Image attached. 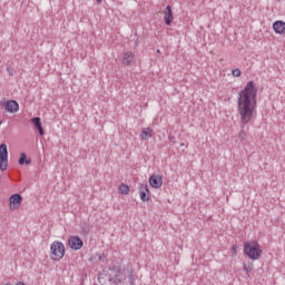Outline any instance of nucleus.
I'll list each match as a JSON object with an SVG mask.
<instances>
[{"mask_svg":"<svg viewBox=\"0 0 285 285\" xmlns=\"http://www.w3.org/2000/svg\"><path fill=\"white\" fill-rule=\"evenodd\" d=\"M257 112V85L248 81L238 94V115L242 126H248Z\"/></svg>","mask_w":285,"mask_h":285,"instance_id":"f257e3e1","label":"nucleus"},{"mask_svg":"<svg viewBox=\"0 0 285 285\" xmlns=\"http://www.w3.org/2000/svg\"><path fill=\"white\" fill-rule=\"evenodd\" d=\"M264 250H262V246L257 240H250L244 243V255L252 259L253 262H257V259L262 258Z\"/></svg>","mask_w":285,"mask_h":285,"instance_id":"f03ea898","label":"nucleus"},{"mask_svg":"<svg viewBox=\"0 0 285 285\" xmlns=\"http://www.w3.org/2000/svg\"><path fill=\"white\" fill-rule=\"evenodd\" d=\"M128 275H130V272H128V269L115 267L109 271V282L115 285H126V279Z\"/></svg>","mask_w":285,"mask_h":285,"instance_id":"7ed1b4c3","label":"nucleus"},{"mask_svg":"<svg viewBox=\"0 0 285 285\" xmlns=\"http://www.w3.org/2000/svg\"><path fill=\"white\" fill-rule=\"evenodd\" d=\"M50 259L52 262H61L66 257V245L59 240H55L50 245Z\"/></svg>","mask_w":285,"mask_h":285,"instance_id":"20e7f679","label":"nucleus"},{"mask_svg":"<svg viewBox=\"0 0 285 285\" xmlns=\"http://www.w3.org/2000/svg\"><path fill=\"white\" fill-rule=\"evenodd\" d=\"M8 168V145H0V170H7Z\"/></svg>","mask_w":285,"mask_h":285,"instance_id":"39448f33","label":"nucleus"},{"mask_svg":"<svg viewBox=\"0 0 285 285\" xmlns=\"http://www.w3.org/2000/svg\"><path fill=\"white\" fill-rule=\"evenodd\" d=\"M21 202L23 198L19 194H13L9 198V208L10 210H19L21 208Z\"/></svg>","mask_w":285,"mask_h":285,"instance_id":"423d86ee","label":"nucleus"},{"mask_svg":"<svg viewBox=\"0 0 285 285\" xmlns=\"http://www.w3.org/2000/svg\"><path fill=\"white\" fill-rule=\"evenodd\" d=\"M68 246L71 250H81V248H83V240H81L79 236H71L68 239Z\"/></svg>","mask_w":285,"mask_h":285,"instance_id":"0eeeda50","label":"nucleus"},{"mask_svg":"<svg viewBox=\"0 0 285 285\" xmlns=\"http://www.w3.org/2000/svg\"><path fill=\"white\" fill-rule=\"evenodd\" d=\"M2 106L7 112H10L11 115H14L19 110V102L16 100H7L2 102Z\"/></svg>","mask_w":285,"mask_h":285,"instance_id":"6e6552de","label":"nucleus"},{"mask_svg":"<svg viewBox=\"0 0 285 285\" xmlns=\"http://www.w3.org/2000/svg\"><path fill=\"white\" fill-rule=\"evenodd\" d=\"M149 186L156 189L161 188V186H164V177H161V175H151L149 177Z\"/></svg>","mask_w":285,"mask_h":285,"instance_id":"1a4fd4ad","label":"nucleus"},{"mask_svg":"<svg viewBox=\"0 0 285 285\" xmlns=\"http://www.w3.org/2000/svg\"><path fill=\"white\" fill-rule=\"evenodd\" d=\"M139 197L141 202H150V189L148 185L141 184L139 187Z\"/></svg>","mask_w":285,"mask_h":285,"instance_id":"9d476101","label":"nucleus"},{"mask_svg":"<svg viewBox=\"0 0 285 285\" xmlns=\"http://www.w3.org/2000/svg\"><path fill=\"white\" fill-rule=\"evenodd\" d=\"M164 21L166 26H170V23L175 21V17L173 16V9L170 8V6L166 7V10L164 12Z\"/></svg>","mask_w":285,"mask_h":285,"instance_id":"9b49d317","label":"nucleus"},{"mask_svg":"<svg viewBox=\"0 0 285 285\" xmlns=\"http://www.w3.org/2000/svg\"><path fill=\"white\" fill-rule=\"evenodd\" d=\"M273 30L276 35H285V22L282 20H276L273 23Z\"/></svg>","mask_w":285,"mask_h":285,"instance_id":"f8f14e48","label":"nucleus"},{"mask_svg":"<svg viewBox=\"0 0 285 285\" xmlns=\"http://www.w3.org/2000/svg\"><path fill=\"white\" fill-rule=\"evenodd\" d=\"M135 61V53L132 51H127L122 55V63L125 66H130Z\"/></svg>","mask_w":285,"mask_h":285,"instance_id":"ddd939ff","label":"nucleus"},{"mask_svg":"<svg viewBox=\"0 0 285 285\" xmlns=\"http://www.w3.org/2000/svg\"><path fill=\"white\" fill-rule=\"evenodd\" d=\"M31 124L37 128L40 136H43V127L41 126V118L36 117L31 119Z\"/></svg>","mask_w":285,"mask_h":285,"instance_id":"4468645a","label":"nucleus"},{"mask_svg":"<svg viewBox=\"0 0 285 285\" xmlns=\"http://www.w3.org/2000/svg\"><path fill=\"white\" fill-rule=\"evenodd\" d=\"M140 137L144 140H148L153 137V128L147 127V128H142L140 131Z\"/></svg>","mask_w":285,"mask_h":285,"instance_id":"2eb2a0df","label":"nucleus"},{"mask_svg":"<svg viewBox=\"0 0 285 285\" xmlns=\"http://www.w3.org/2000/svg\"><path fill=\"white\" fill-rule=\"evenodd\" d=\"M18 164L20 166H23V164H26L27 166H30V164H32V160L30 158H28L26 153H21Z\"/></svg>","mask_w":285,"mask_h":285,"instance_id":"dca6fc26","label":"nucleus"},{"mask_svg":"<svg viewBox=\"0 0 285 285\" xmlns=\"http://www.w3.org/2000/svg\"><path fill=\"white\" fill-rule=\"evenodd\" d=\"M118 193L119 195H130V186H128L127 184H120L118 186Z\"/></svg>","mask_w":285,"mask_h":285,"instance_id":"f3484780","label":"nucleus"},{"mask_svg":"<svg viewBox=\"0 0 285 285\" xmlns=\"http://www.w3.org/2000/svg\"><path fill=\"white\" fill-rule=\"evenodd\" d=\"M233 77H242V70L236 68L232 71Z\"/></svg>","mask_w":285,"mask_h":285,"instance_id":"a211bd4d","label":"nucleus"},{"mask_svg":"<svg viewBox=\"0 0 285 285\" xmlns=\"http://www.w3.org/2000/svg\"><path fill=\"white\" fill-rule=\"evenodd\" d=\"M243 268H244L245 273L248 274V273H250V272L253 271V264H250L249 266H247L246 264H244Z\"/></svg>","mask_w":285,"mask_h":285,"instance_id":"6ab92c4d","label":"nucleus"},{"mask_svg":"<svg viewBox=\"0 0 285 285\" xmlns=\"http://www.w3.org/2000/svg\"><path fill=\"white\" fill-rule=\"evenodd\" d=\"M237 248H238L237 245H233L232 252L234 255H237Z\"/></svg>","mask_w":285,"mask_h":285,"instance_id":"aec40b11","label":"nucleus"},{"mask_svg":"<svg viewBox=\"0 0 285 285\" xmlns=\"http://www.w3.org/2000/svg\"><path fill=\"white\" fill-rule=\"evenodd\" d=\"M129 284H132V278H129Z\"/></svg>","mask_w":285,"mask_h":285,"instance_id":"412c9836","label":"nucleus"},{"mask_svg":"<svg viewBox=\"0 0 285 285\" xmlns=\"http://www.w3.org/2000/svg\"><path fill=\"white\" fill-rule=\"evenodd\" d=\"M180 146H186V144L181 142Z\"/></svg>","mask_w":285,"mask_h":285,"instance_id":"4be33fe9","label":"nucleus"},{"mask_svg":"<svg viewBox=\"0 0 285 285\" xmlns=\"http://www.w3.org/2000/svg\"><path fill=\"white\" fill-rule=\"evenodd\" d=\"M157 52L159 53V52H161V50L157 49Z\"/></svg>","mask_w":285,"mask_h":285,"instance_id":"5701e85b","label":"nucleus"},{"mask_svg":"<svg viewBox=\"0 0 285 285\" xmlns=\"http://www.w3.org/2000/svg\"><path fill=\"white\" fill-rule=\"evenodd\" d=\"M99 1V3L101 2V0H98Z\"/></svg>","mask_w":285,"mask_h":285,"instance_id":"b1692460","label":"nucleus"},{"mask_svg":"<svg viewBox=\"0 0 285 285\" xmlns=\"http://www.w3.org/2000/svg\"><path fill=\"white\" fill-rule=\"evenodd\" d=\"M0 126H1V121H0Z\"/></svg>","mask_w":285,"mask_h":285,"instance_id":"393cba45","label":"nucleus"}]
</instances>
